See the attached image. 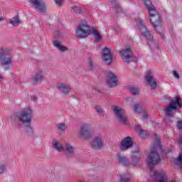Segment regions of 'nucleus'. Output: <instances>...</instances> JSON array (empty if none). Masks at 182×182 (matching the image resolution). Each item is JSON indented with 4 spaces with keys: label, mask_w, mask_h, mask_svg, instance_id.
<instances>
[{
    "label": "nucleus",
    "mask_w": 182,
    "mask_h": 182,
    "mask_svg": "<svg viewBox=\"0 0 182 182\" xmlns=\"http://www.w3.org/2000/svg\"><path fill=\"white\" fill-rule=\"evenodd\" d=\"M156 141L154 143L153 147L150 153L148 154L146 163L150 169V176L153 178L154 182H167V174L164 171H156L153 168L156 164H159L161 161L160 155L157 153V149L163 151L161 147V142L157 135H155Z\"/></svg>",
    "instance_id": "nucleus-1"
},
{
    "label": "nucleus",
    "mask_w": 182,
    "mask_h": 182,
    "mask_svg": "<svg viewBox=\"0 0 182 182\" xmlns=\"http://www.w3.org/2000/svg\"><path fill=\"white\" fill-rule=\"evenodd\" d=\"M143 2L147 8L148 12L149 14L150 22L151 25L154 26V29H160L161 27L160 26V22H161V18H160V15L156 11V8L153 6L151 1L150 0H143Z\"/></svg>",
    "instance_id": "nucleus-2"
},
{
    "label": "nucleus",
    "mask_w": 182,
    "mask_h": 182,
    "mask_svg": "<svg viewBox=\"0 0 182 182\" xmlns=\"http://www.w3.org/2000/svg\"><path fill=\"white\" fill-rule=\"evenodd\" d=\"M11 50L6 48L0 49V63L4 70H9L12 68V57L10 55Z\"/></svg>",
    "instance_id": "nucleus-3"
},
{
    "label": "nucleus",
    "mask_w": 182,
    "mask_h": 182,
    "mask_svg": "<svg viewBox=\"0 0 182 182\" xmlns=\"http://www.w3.org/2000/svg\"><path fill=\"white\" fill-rule=\"evenodd\" d=\"M137 23L141 35L144 36V38H146V39H147V43L148 45H149L150 48L151 49L159 48V43L151 38L150 33L147 31V28L146 27V26H144V21H143V20L141 19H138Z\"/></svg>",
    "instance_id": "nucleus-4"
},
{
    "label": "nucleus",
    "mask_w": 182,
    "mask_h": 182,
    "mask_svg": "<svg viewBox=\"0 0 182 182\" xmlns=\"http://www.w3.org/2000/svg\"><path fill=\"white\" fill-rule=\"evenodd\" d=\"M17 117L19 127H22V124H31V122H32V109L31 107H27L21 112Z\"/></svg>",
    "instance_id": "nucleus-5"
},
{
    "label": "nucleus",
    "mask_w": 182,
    "mask_h": 182,
    "mask_svg": "<svg viewBox=\"0 0 182 182\" xmlns=\"http://www.w3.org/2000/svg\"><path fill=\"white\" fill-rule=\"evenodd\" d=\"M176 106H178V107H181V104L180 103V98L178 97H177L176 100L171 101L169 106L164 109L165 114L168 116L169 122H173V120L171 119H173V117H174V113L177 112Z\"/></svg>",
    "instance_id": "nucleus-6"
},
{
    "label": "nucleus",
    "mask_w": 182,
    "mask_h": 182,
    "mask_svg": "<svg viewBox=\"0 0 182 182\" xmlns=\"http://www.w3.org/2000/svg\"><path fill=\"white\" fill-rule=\"evenodd\" d=\"M90 26L86 21L81 23L75 29L76 36L80 39L87 38L90 35Z\"/></svg>",
    "instance_id": "nucleus-7"
},
{
    "label": "nucleus",
    "mask_w": 182,
    "mask_h": 182,
    "mask_svg": "<svg viewBox=\"0 0 182 182\" xmlns=\"http://www.w3.org/2000/svg\"><path fill=\"white\" fill-rule=\"evenodd\" d=\"M111 109L114 114H115V117H117V120H119L120 123H123L124 124L127 123V117L124 114L125 111L122 108V107L113 105Z\"/></svg>",
    "instance_id": "nucleus-8"
},
{
    "label": "nucleus",
    "mask_w": 182,
    "mask_h": 182,
    "mask_svg": "<svg viewBox=\"0 0 182 182\" xmlns=\"http://www.w3.org/2000/svg\"><path fill=\"white\" fill-rule=\"evenodd\" d=\"M78 137L85 140L92 137L90 134V124H84L81 126L80 130L78 132Z\"/></svg>",
    "instance_id": "nucleus-9"
},
{
    "label": "nucleus",
    "mask_w": 182,
    "mask_h": 182,
    "mask_svg": "<svg viewBox=\"0 0 182 182\" xmlns=\"http://www.w3.org/2000/svg\"><path fill=\"white\" fill-rule=\"evenodd\" d=\"M32 8L36 9L37 12L45 14L46 12V4L42 0H30Z\"/></svg>",
    "instance_id": "nucleus-10"
},
{
    "label": "nucleus",
    "mask_w": 182,
    "mask_h": 182,
    "mask_svg": "<svg viewBox=\"0 0 182 182\" xmlns=\"http://www.w3.org/2000/svg\"><path fill=\"white\" fill-rule=\"evenodd\" d=\"M105 146V142L103 141V138L102 135H97L93 137L91 142V147L94 150H100Z\"/></svg>",
    "instance_id": "nucleus-11"
},
{
    "label": "nucleus",
    "mask_w": 182,
    "mask_h": 182,
    "mask_svg": "<svg viewBox=\"0 0 182 182\" xmlns=\"http://www.w3.org/2000/svg\"><path fill=\"white\" fill-rule=\"evenodd\" d=\"M147 85L150 86L151 90H154L156 87H157V80L154 77L153 75V72L149 70L146 72V75L145 77Z\"/></svg>",
    "instance_id": "nucleus-12"
},
{
    "label": "nucleus",
    "mask_w": 182,
    "mask_h": 182,
    "mask_svg": "<svg viewBox=\"0 0 182 182\" xmlns=\"http://www.w3.org/2000/svg\"><path fill=\"white\" fill-rule=\"evenodd\" d=\"M133 147V139L130 136H127L122 139L120 142V150L121 151H126L129 149Z\"/></svg>",
    "instance_id": "nucleus-13"
},
{
    "label": "nucleus",
    "mask_w": 182,
    "mask_h": 182,
    "mask_svg": "<svg viewBox=\"0 0 182 182\" xmlns=\"http://www.w3.org/2000/svg\"><path fill=\"white\" fill-rule=\"evenodd\" d=\"M119 53L122 59H124L127 63H129V62L133 61V53L132 52V48H127L125 49H122Z\"/></svg>",
    "instance_id": "nucleus-14"
},
{
    "label": "nucleus",
    "mask_w": 182,
    "mask_h": 182,
    "mask_svg": "<svg viewBox=\"0 0 182 182\" xmlns=\"http://www.w3.org/2000/svg\"><path fill=\"white\" fill-rule=\"evenodd\" d=\"M107 83L109 87H114L119 85V80L115 73L109 72L107 75Z\"/></svg>",
    "instance_id": "nucleus-15"
},
{
    "label": "nucleus",
    "mask_w": 182,
    "mask_h": 182,
    "mask_svg": "<svg viewBox=\"0 0 182 182\" xmlns=\"http://www.w3.org/2000/svg\"><path fill=\"white\" fill-rule=\"evenodd\" d=\"M102 60L106 65H111L113 62V56L110 53V48H105L102 49Z\"/></svg>",
    "instance_id": "nucleus-16"
},
{
    "label": "nucleus",
    "mask_w": 182,
    "mask_h": 182,
    "mask_svg": "<svg viewBox=\"0 0 182 182\" xmlns=\"http://www.w3.org/2000/svg\"><path fill=\"white\" fill-rule=\"evenodd\" d=\"M117 159L118 164H120L121 166H124V167H130V166H132V162H130L124 155L118 154Z\"/></svg>",
    "instance_id": "nucleus-17"
},
{
    "label": "nucleus",
    "mask_w": 182,
    "mask_h": 182,
    "mask_svg": "<svg viewBox=\"0 0 182 182\" xmlns=\"http://www.w3.org/2000/svg\"><path fill=\"white\" fill-rule=\"evenodd\" d=\"M140 150L139 148H136L134 151L132 152V154L131 155V159L132 160V166H137V163L140 161V159H141V156H140Z\"/></svg>",
    "instance_id": "nucleus-18"
},
{
    "label": "nucleus",
    "mask_w": 182,
    "mask_h": 182,
    "mask_svg": "<svg viewBox=\"0 0 182 182\" xmlns=\"http://www.w3.org/2000/svg\"><path fill=\"white\" fill-rule=\"evenodd\" d=\"M57 89L61 93H63L64 95H68L70 93L72 88L70 87V85H68L66 83H60L57 85Z\"/></svg>",
    "instance_id": "nucleus-19"
},
{
    "label": "nucleus",
    "mask_w": 182,
    "mask_h": 182,
    "mask_svg": "<svg viewBox=\"0 0 182 182\" xmlns=\"http://www.w3.org/2000/svg\"><path fill=\"white\" fill-rule=\"evenodd\" d=\"M43 80V70H40L33 77V82L41 83Z\"/></svg>",
    "instance_id": "nucleus-20"
},
{
    "label": "nucleus",
    "mask_w": 182,
    "mask_h": 182,
    "mask_svg": "<svg viewBox=\"0 0 182 182\" xmlns=\"http://www.w3.org/2000/svg\"><path fill=\"white\" fill-rule=\"evenodd\" d=\"M63 151H65L68 154H73L76 151V148L73 145L67 143L64 145Z\"/></svg>",
    "instance_id": "nucleus-21"
},
{
    "label": "nucleus",
    "mask_w": 182,
    "mask_h": 182,
    "mask_svg": "<svg viewBox=\"0 0 182 182\" xmlns=\"http://www.w3.org/2000/svg\"><path fill=\"white\" fill-rule=\"evenodd\" d=\"M53 45L55 46V48H57V49L59 50L60 52H68V47L62 45L58 41H53Z\"/></svg>",
    "instance_id": "nucleus-22"
},
{
    "label": "nucleus",
    "mask_w": 182,
    "mask_h": 182,
    "mask_svg": "<svg viewBox=\"0 0 182 182\" xmlns=\"http://www.w3.org/2000/svg\"><path fill=\"white\" fill-rule=\"evenodd\" d=\"M53 144V149H55V150H57V151H63L64 146H62V144L60 142L53 140L52 141Z\"/></svg>",
    "instance_id": "nucleus-23"
},
{
    "label": "nucleus",
    "mask_w": 182,
    "mask_h": 182,
    "mask_svg": "<svg viewBox=\"0 0 182 182\" xmlns=\"http://www.w3.org/2000/svg\"><path fill=\"white\" fill-rule=\"evenodd\" d=\"M10 23H11L13 26H18V25L22 23V21L19 19V16H15L10 19Z\"/></svg>",
    "instance_id": "nucleus-24"
},
{
    "label": "nucleus",
    "mask_w": 182,
    "mask_h": 182,
    "mask_svg": "<svg viewBox=\"0 0 182 182\" xmlns=\"http://www.w3.org/2000/svg\"><path fill=\"white\" fill-rule=\"evenodd\" d=\"M6 171V162L5 161H2L0 162V176L5 174Z\"/></svg>",
    "instance_id": "nucleus-25"
},
{
    "label": "nucleus",
    "mask_w": 182,
    "mask_h": 182,
    "mask_svg": "<svg viewBox=\"0 0 182 182\" xmlns=\"http://www.w3.org/2000/svg\"><path fill=\"white\" fill-rule=\"evenodd\" d=\"M131 177L132 176H130V173H124L123 175H120V181L130 182Z\"/></svg>",
    "instance_id": "nucleus-26"
},
{
    "label": "nucleus",
    "mask_w": 182,
    "mask_h": 182,
    "mask_svg": "<svg viewBox=\"0 0 182 182\" xmlns=\"http://www.w3.org/2000/svg\"><path fill=\"white\" fill-rule=\"evenodd\" d=\"M33 128L31 126V124L26 126V134L28 136H33Z\"/></svg>",
    "instance_id": "nucleus-27"
},
{
    "label": "nucleus",
    "mask_w": 182,
    "mask_h": 182,
    "mask_svg": "<svg viewBox=\"0 0 182 182\" xmlns=\"http://www.w3.org/2000/svg\"><path fill=\"white\" fill-rule=\"evenodd\" d=\"M97 113L101 117H105V111L102 108H100V106L95 105L94 106Z\"/></svg>",
    "instance_id": "nucleus-28"
},
{
    "label": "nucleus",
    "mask_w": 182,
    "mask_h": 182,
    "mask_svg": "<svg viewBox=\"0 0 182 182\" xmlns=\"http://www.w3.org/2000/svg\"><path fill=\"white\" fill-rule=\"evenodd\" d=\"M55 127L59 130L60 132H65L66 130V128L68 127L66 126V124L65 123H59L55 125Z\"/></svg>",
    "instance_id": "nucleus-29"
},
{
    "label": "nucleus",
    "mask_w": 182,
    "mask_h": 182,
    "mask_svg": "<svg viewBox=\"0 0 182 182\" xmlns=\"http://www.w3.org/2000/svg\"><path fill=\"white\" fill-rule=\"evenodd\" d=\"M175 163L182 168V152L178 155V157L175 159Z\"/></svg>",
    "instance_id": "nucleus-30"
},
{
    "label": "nucleus",
    "mask_w": 182,
    "mask_h": 182,
    "mask_svg": "<svg viewBox=\"0 0 182 182\" xmlns=\"http://www.w3.org/2000/svg\"><path fill=\"white\" fill-rule=\"evenodd\" d=\"M112 5L114 9H116L117 12H122V8L119 6V3L117 2L116 0H113L112 1Z\"/></svg>",
    "instance_id": "nucleus-31"
},
{
    "label": "nucleus",
    "mask_w": 182,
    "mask_h": 182,
    "mask_svg": "<svg viewBox=\"0 0 182 182\" xmlns=\"http://www.w3.org/2000/svg\"><path fill=\"white\" fill-rule=\"evenodd\" d=\"M134 110L135 113H141V106L139 104H134Z\"/></svg>",
    "instance_id": "nucleus-32"
},
{
    "label": "nucleus",
    "mask_w": 182,
    "mask_h": 182,
    "mask_svg": "<svg viewBox=\"0 0 182 182\" xmlns=\"http://www.w3.org/2000/svg\"><path fill=\"white\" fill-rule=\"evenodd\" d=\"M92 32L95 37V42H99V41L102 39V36H100V33H99V32L96 30H94Z\"/></svg>",
    "instance_id": "nucleus-33"
},
{
    "label": "nucleus",
    "mask_w": 182,
    "mask_h": 182,
    "mask_svg": "<svg viewBox=\"0 0 182 182\" xmlns=\"http://www.w3.org/2000/svg\"><path fill=\"white\" fill-rule=\"evenodd\" d=\"M129 90L132 93V95H139V88H137V87H130Z\"/></svg>",
    "instance_id": "nucleus-34"
},
{
    "label": "nucleus",
    "mask_w": 182,
    "mask_h": 182,
    "mask_svg": "<svg viewBox=\"0 0 182 182\" xmlns=\"http://www.w3.org/2000/svg\"><path fill=\"white\" fill-rule=\"evenodd\" d=\"M136 132L139 133L141 137H145L144 134H146V131L141 129L140 125L136 126Z\"/></svg>",
    "instance_id": "nucleus-35"
},
{
    "label": "nucleus",
    "mask_w": 182,
    "mask_h": 182,
    "mask_svg": "<svg viewBox=\"0 0 182 182\" xmlns=\"http://www.w3.org/2000/svg\"><path fill=\"white\" fill-rule=\"evenodd\" d=\"M72 9L74 12H75V14H80V8H79L78 6H73Z\"/></svg>",
    "instance_id": "nucleus-36"
},
{
    "label": "nucleus",
    "mask_w": 182,
    "mask_h": 182,
    "mask_svg": "<svg viewBox=\"0 0 182 182\" xmlns=\"http://www.w3.org/2000/svg\"><path fill=\"white\" fill-rule=\"evenodd\" d=\"M142 117L144 120H147V119H149V114L147 113V112H142Z\"/></svg>",
    "instance_id": "nucleus-37"
},
{
    "label": "nucleus",
    "mask_w": 182,
    "mask_h": 182,
    "mask_svg": "<svg viewBox=\"0 0 182 182\" xmlns=\"http://www.w3.org/2000/svg\"><path fill=\"white\" fill-rule=\"evenodd\" d=\"M54 2L56 4V5L60 6L62 4H63V0H54Z\"/></svg>",
    "instance_id": "nucleus-38"
},
{
    "label": "nucleus",
    "mask_w": 182,
    "mask_h": 182,
    "mask_svg": "<svg viewBox=\"0 0 182 182\" xmlns=\"http://www.w3.org/2000/svg\"><path fill=\"white\" fill-rule=\"evenodd\" d=\"M173 75L174 77H176V79H180V75L178 74V73H177V71L173 70Z\"/></svg>",
    "instance_id": "nucleus-39"
},
{
    "label": "nucleus",
    "mask_w": 182,
    "mask_h": 182,
    "mask_svg": "<svg viewBox=\"0 0 182 182\" xmlns=\"http://www.w3.org/2000/svg\"><path fill=\"white\" fill-rule=\"evenodd\" d=\"M177 127L179 130H181V129H182V121L181 120L178 121Z\"/></svg>",
    "instance_id": "nucleus-40"
},
{
    "label": "nucleus",
    "mask_w": 182,
    "mask_h": 182,
    "mask_svg": "<svg viewBox=\"0 0 182 182\" xmlns=\"http://www.w3.org/2000/svg\"><path fill=\"white\" fill-rule=\"evenodd\" d=\"M178 143L179 146H182V135H181V136H179Z\"/></svg>",
    "instance_id": "nucleus-41"
},
{
    "label": "nucleus",
    "mask_w": 182,
    "mask_h": 182,
    "mask_svg": "<svg viewBox=\"0 0 182 182\" xmlns=\"http://www.w3.org/2000/svg\"><path fill=\"white\" fill-rule=\"evenodd\" d=\"M89 65H90V69H92V66H93V63H92V60L89 61Z\"/></svg>",
    "instance_id": "nucleus-42"
},
{
    "label": "nucleus",
    "mask_w": 182,
    "mask_h": 182,
    "mask_svg": "<svg viewBox=\"0 0 182 182\" xmlns=\"http://www.w3.org/2000/svg\"><path fill=\"white\" fill-rule=\"evenodd\" d=\"M5 21V18H4L3 16H0V22H2Z\"/></svg>",
    "instance_id": "nucleus-43"
},
{
    "label": "nucleus",
    "mask_w": 182,
    "mask_h": 182,
    "mask_svg": "<svg viewBox=\"0 0 182 182\" xmlns=\"http://www.w3.org/2000/svg\"><path fill=\"white\" fill-rule=\"evenodd\" d=\"M31 99L32 100L36 101L37 98H36V96H33Z\"/></svg>",
    "instance_id": "nucleus-44"
},
{
    "label": "nucleus",
    "mask_w": 182,
    "mask_h": 182,
    "mask_svg": "<svg viewBox=\"0 0 182 182\" xmlns=\"http://www.w3.org/2000/svg\"><path fill=\"white\" fill-rule=\"evenodd\" d=\"M159 35H160L161 38H164V34L159 33Z\"/></svg>",
    "instance_id": "nucleus-45"
},
{
    "label": "nucleus",
    "mask_w": 182,
    "mask_h": 182,
    "mask_svg": "<svg viewBox=\"0 0 182 182\" xmlns=\"http://www.w3.org/2000/svg\"><path fill=\"white\" fill-rule=\"evenodd\" d=\"M3 76H2V74H1V73H0V79H3Z\"/></svg>",
    "instance_id": "nucleus-46"
}]
</instances>
